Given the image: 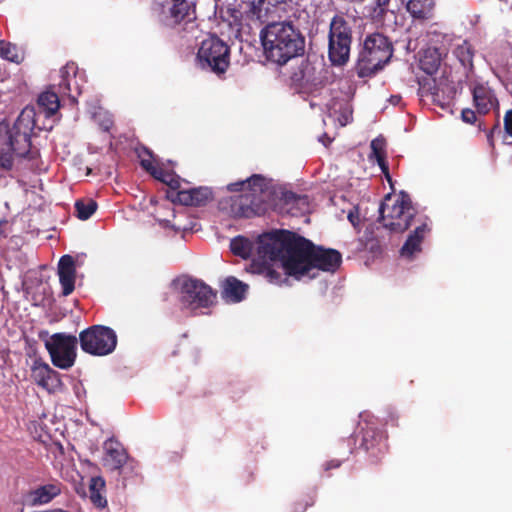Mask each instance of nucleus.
Wrapping results in <instances>:
<instances>
[{
    "instance_id": "7ed1b4c3",
    "label": "nucleus",
    "mask_w": 512,
    "mask_h": 512,
    "mask_svg": "<svg viewBox=\"0 0 512 512\" xmlns=\"http://www.w3.org/2000/svg\"><path fill=\"white\" fill-rule=\"evenodd\" d=\"M260 39L266 59L277 65H284L305 51V36L291 20L266 22Z\"/></svg>"
},
{
    "instance_id": "9b49d317",
    "label": "nucleus",
    "mask_w": 512,
    "mask_h": 512,
    "mask_svg": "<svg viewBox=\"0 0 512 512\" xmlns=\"http://www.w3.org/2000/svg\"><path fill=\"white\" fill-rule=\"evenodd\" d=\"M215 300L216 292L203 281L193 278L182 281L179 301L185 308L191 311L209 308L215 303Z\"/></svg>"
},
{
    "instance_id": "6ab92c4d",
    "label": "nucleus",
    "mask_w": 512,
    "mask_h": 512,
    "mask_svg": "<svg viewBox=\"0 0 512 512\" xmlns=\"http://www.w3.org/2000/svg\"><path fill=\"white\" fill-rule=\"evenodd\" d=\"M61 493L59 482L48 483L26 493L24 499L29 506L47 504Z\"/></svg>"
},
{
    "instance_id": "a19ab883",
    "label": "nucleus",
    "mask_w": 512,
    "mask_h": 512,
    "mask_svg": "<svg viewBox=\"0 0 512 512\" xmlns=\"http://www.w3.org/2000/svg\"><path fill=\"white\" fill-rule=\"evenodd\" d=\"M495 132H498V133L501 132L500 123L498 120L494 124V126L491 128V130L487 133V141L489 143V146L492 148L494 147V133Z\"/></svg>"
},
{
    "instance_id": "412c9836",
    "label": "nucleus",
    "mask_w": 512,
    "mask_h": 512,
    "mask_svg": "<svg viewBox=\"0 0 512 512\" xmlns=\"http://www.w3.org/2000/svg\"><path fill=\"white\" fill-rule=\"evenodd\" d=\"M258 257L261 260H253L250 265V271L255 274L263 275L264 278L271 284L281 285L283 282H286L288 280L287 276H290L285 272L284 274H281L279 271L272 268V266L267 263L266 261L269 260V258H263L259 255L257 252ZM270 261H272L270 259ZM284 271L286 269L283 267Z\"/></svg>"
},
{
    "instance_id": "49530a36",
    "label": "nucleus",
    "mask_w": 512,
    "mask_h": 512,
    "mask_svg": "<svg viewBox=\"0 0 512 512\" xmlns=\"http://www.w3.org/2000/svg\"><path fill=\"white\" fill-rule=\"evenodd\" d=\"M325 138H327V141H324L323 139H320V141L325 145L328 146L331 143V139L327 137V135H324Z\"/></svg>"
},
{
    "instance_id": "c03bdc74",
    "label": "nucleus",
    "mask_w": 512,
    "mask_h": 512,
    "mask_svg": "<svg viewBox=\"0 0 512 512\" xmlns=\"http://www.w3.org/2000/svg\"><path fill=\"white\" fill-rule=\"evenodd\" d=\"M7 227L8 221L0 220V238H6L8 236Z\"/></svg>"
},
{
    "instance_id": "de8ad7c7",
    "label": "nucleus",
    "mask_w": 512,
    "mask_h": 512,
    "mask_svg": "<svg viewBox=\"0 0 512 512\" xmlns=\"http://www.w3.org/2000/svg\"><path fill=\"white\" fill-rule=\"evenodd\" d=\"M478 126H479V129H482V122H479Z\"/></svg>"
},
{
    "instance_id": "c85d7f7f",
    "label": "nucleus",
    "mask_w": 512,
    "mask_h": 512,
    "mask_svg": "<svg viewBox=\"0 0 512 512\" xmlns=\"http://www.w3.org/2000/svg\"><path fill=\"white\" fill-rule=\"evenodd\" d=\"M98 204L91 198L78 199L75 204V215L80 220L89 219L97 210Z\"/></svg>"
},
{
    "instance_id": "79ce46f5",
    "label": "nucleus",
    "mask_w": 512,
    "mask_h": 512,
    "mask_svg": "<svg viewBox=\"0 0 512 512\" xmlns=\"http://www.w3.org/2000/svg\"><path fill=\"white\" fill-rule=\"evenodd\" d=\"M341 466V461L338 460V459H332L328 462L325 463V470H330V469H336V468H339Z\"/></svg>"
},
{
    "instance_id": "b1692460",
    "label": "nucleus",
    "mask_w": 512,
    "mask_h": 512,
    "mask_svg": "<svg viewBox=\"0 0 512 512\" xmlns=\"http://www.w3.org/2000/svg\"><path fill=\"white\" fill-rule=\"evenodd\" d=\"M104 449L107 457L106 461L111 469H120L126 463L127 454L119 442L109 439L104 443Z\"/></svg>"
},
{
    "instance_id": "423d86ee",
    "label": "nucleus",
    "mask_w": 512,
    "mask_h": 512,
    "mask_svg": "<svg viewBox=\"0 0 512 512\" xmlns=\"http://www.w3.org/2000/svg\"><path fill=\"white\" fill-rule=\"evenodd\" d=\"M379 213L383 227L394 233H403L412 225L417 210L412 205L410 197L401 193L392 205L386 202L381 203Z\"/></svg>"
},
{
    "instance_id": "f257e3e1",
    "label": "nucleus",
    "mask_w": 512,
    "mask_h": 512,
    "mask_svg": "<svg viewBox=\"0 0 512 512\" xmlns=\"http://www.w3.org/2000/svg\"><path fill=\"white\" fill-rule=\"evenodd\" d=\"M258 253L263 258L280 260L287 274L296 279L313 269L334 273L342 263L338 250L315 245L311 240L289 230L276 229L258 237Z\"/></svg>"
},
{
    "instance_id": "7c9ffc66",
    "label": "nucleus",
    "mask_w": 512,
    "mask_h": 512,
    "mask_svg": "<svg viewBox=\"0 0 512 512\" xmlns=\"http://www.w3.org/2000/svg\"><path fill=\"white\" fill-rule=\"evenodd\" d=\"M98 487H104V481L101 478H92L89 485L90 499L95 506L103 508L107 505V501L100 494Z\"/></svg>"
},
{
    "instance_id": "9d476101",
    "label": "nucleus",
    "mask_w": 512,
    "mask_h": 512,
    "mask_svg": "<svg viewBox=\"0 0 512 512\" xmlns=\"http://www.w3.org/2000/svg\"><path fill=\"white\" fill-rule=\"evenodd\" d=\"M78 339L74 335L55 333L45 342V347L50 355L51 362L60 369L71 368L77 357Z\"/></svg>"
},
{
    "instance_id": "cd10ccee",
    "label": "nucleus",
    "mask_w": 512,
    "mask_h": 512,
    "mask_svg": "<svg viewBox=\"0 0 512 512\" xmlns=\"http://www.w3.org/2000/svg\"><path fill=\"white\" fill-rule=\"evenodd\" d=\"M230 249L234 255L248 259L252 254L253 245L249 239L237 236L231 240Z\"/></svg>"
},
{
    "instance_id": "39448f33",
    "label": "nucleus",
    "mask_w": 512,
    "mask_h": 512,
    "mask_svg": "<svg viewBox=\"0 0 512 512\" xmlns=\"http://www.w3.org/2000/svg\"><path fill=\"white\" fill-rule=\"evenodd\" d=\"M393 51L392 42L384 34L375 32L367 35L355 65L357 76L360 78L374 76L390 61Z\"/></svg>"
},
{
    "instance_id": "c9c22d12",
    "label": "nucleus",
    "mask_w": 512,
    "mask_h": 512,
    "mask_svg": "<svg viewBox=\"0 0 512 512\" xmlns=\"http://www.w3.org/2000/svg\"><path fill=\"white\" fill-rule=\"evenodd\" d=\"M314 503V496L306 495L303 499L298 500L294 503L292 512H305L307 508L313 506Z\"/></svg>"
},
{
    "instance_id": "72a5a7b5",
    "label": "nucleus",
    "mask_w": 512,
    "mask_h": 512,
    "mask_svg": "<svg viewBox=\"0 0 512 512\" xmlns=\"http://www.w3.org/2000/svg\"><path fill=\"white\" fill-rule=\"evenodd\" d=\"M335 113L338 114L337 120L341 126H346L353 120V110L349 103H341L339 108L335 110Z\"/></svg>"
},
{
    "instance_id": "a18cd8bd",
    "label": "nucleus",
    "mask_w": 512,
    "mask_h": 512,
    "mask_svg": "<svg viewBox=\"0 0 512 512\" xmlns=\"http://www.w3.org/2000/svg\"><path fill=\"white\" fill-rule=\"evenodd\" d=\"M391 0H374L375 6L388 8Z\"/></svg>"
},
{
    "instance_id": "ddd939ff",
    "label": "nucleus",
    "mask_w": 512,
    "mask_h": 512,
    "mask_svg": "<svg viewBox=\"0 0 512 512\" xmlns=\"http://www.w3.org/2000/svg\"><path fill=\"white\" fill-rule=\"evenodd\" d=\"M31 377L38 386L48 392L57 391L62 386L60 374L41 359L34 360L31 368Z\"/></svg>"
},
{
    "instance_id": "e433bc0d",
    "label": "nucleus",
    "mask_w": 512,
    "mask_h": 512,
    "mask_svg": "<svg viewBox=\"0 0 512 512\" xmlns=\"http://www.w3.org/2000/svg\"><path fill=\"white\" fill-rule=\"evenodd\" d=\"M162 173L165 175V177H161L160 179H157L158 181H161L165 184H167L171 189L176 190L179 188L180 184L177 179L174 178V175L165 171L162 168Z\"/></svg>"
},
{
    "instance_id": "bb28decb",
    "label": "nucleus",
    "mask_w": 512,
    "mask_h": 512,
    "mask_svg": "<svg viewBox=\"0 0 512 512\" xmlns=\"http://www.w3.org/2000/svg\"><path fill=\"white\" fill-rule=\"evenodd\" d=\"M440 64H441L440 53L435 48L427 49L424 52V54L422 55V57L420 58L421 69L429 75L436 73L438 68L440 67Z\"/></svg>"
},
{
    "instance_id": "0eeeda50",
    "label": "nucleus",
    "mask_w": 512,
    "mask_h": 512,
    "mask_svg": "<svg viewBox=\"0 0 512 512\" xmlns=\"http://www.w3.org/2000/svg\"><path fill=\"white\" fill-rule=\"evenodd\" d=\"M352 44V28L343 16L335 15L329 26L328 58L333 65L348 62Z\"/></svg>"
},
{
    "instance_id": "f03ea898",
    "label": "nucleus",
    "mask_w": 512,
    "mask_h": 512,
    "mask_svg": "<svg viewBox=\"0 0 512 512\" xmlns=\"http://www.w3.org/2000/svg\"><path fill=\"white\" fill-rule=\"evenodd\" d=\"M38 112L34 106H26L14 124L10 127L0 123V167L4 170H11L13 167V156L27 159H35L38 151L31 148V133L34 128L42 130L38 125L41 115L51 117L59 107V96L54 91H44L37 100Z\"/></svg>"
},
{
    "instance_id": "aec40b11",
    "label": "nucleus",
    "mask_w": 512,
    "mask_h": 512,
    "mask_svg": "<svg viewBox=\"0 0 512 512\" xmlns=\"http://www.w3.org/2000/svg\"><path fill=\"white\" fill-rule=\"evenodd\" d=\"M361 447L371 456L378 458L388 449L387 439L382 432L367 428L363 431Z\"/></svg>"
},
{
    "instance_id": "6e6552de",
    "label": "nucleus",
    "mask_w": 512,
    "mask_h": 512,
    "mask_svg": "<svg viewBox=\"0 0 512 512\" xmlns=\"http://www.w3.org/2000/svg\"><path fill=\"white\" fill-rule=\"evenodd\" d=\"M197 60L203 69L217 75L223 74L230 64V48L219 37L211 35L201 42Z\"/></svg>"
},
{
    "instance_id": "5701e85b",
    "label": "nucleus",
    "mask_w": 512,
    "mask_h": 512,
    "mask_svg": "<svg viewBox=\"0 0 512 512\" xmlns=\"http://www.w3.org/2000/svg\"><path fill=\"white\" fill-rule=\"evenodd\" d=\"M221 288L222 298L229 302L238 303L245 298L248 285L234 276H228L222 282Z\"/></svg>"
},
{
    "instance_id": "2eb2a0df",
    "label": "nucleus",
    "mask_w": 512,
    "mask_h": 512,
    "mask_svg": "<svg viewBox=\"0 0 512 512\" xmlns=\"http://www.w3.org/2000/svg\"><path fill=\"white\" fill-rule=\"evenodd\" d=\"M162 20L168 26H175L186 19H190L194 12L192 5L187 0H163Z\"/></svg>"
},
{
    "instance_id": "dca6fc26",
    "label": "nucleus",
    "mask_w": 512,
    "mask_h": 512,
    "mask_svg": "<svg viewBox=\"0 0 512 512\" xmlns=\"http://www.w3.org/2000/svg\"><path fill=\"white\" fill-rule=\"evenodd\" d=\"M405 9L415 24L423 25L436 18L435 0H407Z\"/></svg>"
},
{
    "instance_id": "37998d69",
    "label": "nucleus",
    "mask_w": 512,
    "mask_h": 512,
    "mask_svg": "<svg viewBox=\"0 0 512 512\" xmlns=\"http://www.w3.org/2000/svg\"><path fill=\"white\" fill-rule=\"evenodd\" d=\"M348 220L350 221V223L356 227L359 222H360V219H359V215L357 212H353V211H350L348 213Z\"/></svg>"
},
{
    "instance_id": "c756f323",
    "label": "nucleus",
    "mask_w": 512,
    "mask_h": 512,
    "mask_svg": "<svg viewBox=\"0 0 512 512\" xmlns=\"http://www.w3.org/2000/svg\"><path fill=\"white\" fill-rule=\"evenodd\" d=\"M0 58L19 64L23 61V55L17 45L0 40Z\"/></svg>"
},
{
    "instance_id": "09e8293b",
    "label": "nucleus",
    "mask_w": 512,
    "mask_h": 512,
    "mask_svg": "<svg viewBox=\"0 0 512 512\" xmlns=\"http://www.w3.org/2000/svg\"><path fill=\"white\" fill-rule=\"evenodd\" d=\"M370 250H371L372 252H374V251H375L373 246H371V247H370Z\"/></svg>"
},
{
    "instance_id": "ea45409f",
    "label": "nucleus",
    "mask_w": 512,
    "mask_h": 512,
    "mask_svg": "<svg viewBox=\"0 0 512 512\" xmlns=\"http://www.w3.org/2000/svg\"><path fill=\"white\" fill-rule=\"evenodd\" d=\"M377 164L379 165L382 173L385 175V178L387 179V181L392 184V179H391V175L389 173V167H388V163L386 161V158H381V156L379 157V159L376 160Z\"/></svg>"
},
{
    "instance_id": "393cba45",
    "label": "nucleus",
    "mask_w": 512,
    "mask_h": 512,
    "mask_svg": "<svg viewBox=\"0 0 512 512\" xmlns=\"http://www.w3.org/2000/svg\"><path fill=\"white\" fill-rule=\"evenodd\" d=\"M452 52L463 67H473L475 50L469 41L456 38L452 44Z\"/></svg>"
},
{
    "instance_id": "f3484780",
    "label": "nucleus",
    "mask_w": 512,
    "mask_h": 512,
    "mask_svg": "<svg viewBox=\"0 0 512 512\" xmlns=\"http://www.w3.org/2000/svg\"><path fill=\"white\" fill-rule=\"evenodd\" d=\"M212 200L213 192L208 187L178 190L176 196L173 198L174 202L185 206H204Z\"/></svg>"
},
{
    "instance_id": "f704fd0d",
    "label": "nucleus",
    "mask_w": 512,
    "mask_h": 512,
    "mask_svg": "<svg viewBox=\"0 0 512 512\" xmlns=\"http://www.w3.org/2000/svg\"><path fill=\"white\" fill-rule=\"evenodd\" d=\"M388 13L394 14V12L390 11L389 8L374 5L370 8L369 16L373 23L383 26L384 19Z\"/></svg>"
},
{
    "instance_id": "58836bf2",
    "label": "nucleus",
    "mask_w": 512,
    "mask_h": 512,
    "mask_svg": "<svg viewBox=\"0 0 512 512\" xmlns=\"http://www.w3.org/2000/svg\"><path fill=\"white\" fill-rule=\"evenodd\" d=\"M504 130L506 135L512 138V109L504 115Z\"/></svg>"
},
{
    "instance_id": "4468645a",
    "label": "nucleus",
    "mask_w": 512,
    "mask_h": 512,
    "mask_svg": "<svg viewBox=\"0 0 512 512\" xmlns=\"http://www.w3.org/2000/svg\"><path fill=\"white\" fill-rule=\"evenodd\" d=\"M473 103L479 115H486L499 109V102L494 90L487 84L475 82L470 86Z\"/></svg>"
},
{
    "instance_id": "a211bd4d",
    "label": "nucleus",
    "mask_w": 512,
    "mask_h": 512,
    "mask_svg": "<svg viewBox=\"0 0 512 512\" xmlns=\"http://www.w3.org/2000/svg\"><path fill=\"white\" fill-rule=\"evenodd\" d=\"M59 282L64 296L70 295L75 288V261L70 255H63L58 263Z\"/></svg>"
},
{
    "instance_id": "2f4dec72",
    "label": "nucleus",
    "mask_w": 512,
    "mask_h": 512,
    "mask_svg": "<svg viewBox=\"0 0 512 512\" xmlns=\"http://www.w3.org/2000/svg\"><path fill=\"white\" fill-rule=\"evenodd\" d=\"M284 201L287 205H297L299 210L304 212L309 209V197L307 195H298L294 192H286Z\"/></svg>"
},
{
    "instance_id": "4be33fe9",
    "label": "nucleus",
    "mask_w": 512,
    "mask_h": 512,
    "mask_svg": "<svg viewBox=\"0 0 512 512\" xmlns=\"http://www.w3.org/2000/svg\"><path fill=\"white\" fill-rule=\"evenodd\" d=\"M430 231V228L426 223H422L417 226L413 232H411L400 249L401 256L412 259L416 253H420L422 248L421 244L425 236Z\"/></svg>"
},
{
    "instance_id": "a878e982",
    "label": "nucleus",
    "mask_w": 512,
    "mask_h": 512,
    "mask_svg": "<svg viewBox=\"0 0 512 512\" xmlns=\"http://www.w3.org/2000/svg\"><path fill=\"white\" fill-rule=\"evenodd\" d=\"M135 152L140 160V166L153 178L160 179L161 177H165L162 173V168L154 164V155L149 148L140 146L135 149Z\"/></svg>"
},
{
    "instance_id": "473e14b6",
    "label": "nucleus",
    "mask_w": 512,
    "mask_h": 512,
    "mask_svg": "<svg viewBox=\"0 0 512 512\" xmlns=\"http://www.w3.org/2000/svg\"><path fill=\"white\" fill-rule=\"evenodd\" d=\"M371 155L370 159L375 158L376 160L381 158H386V140L382 136H379L371 141Z\"/></svg>"
},
{
    "instance_id": "1a4fd4ad",
    "label": "nucleus",
    "mask_w": 512,
    "mask_h": 512,
    "mask_svg": "<svg viewBox=\"0 0 512 512\" xmlns=\"http://www.w3.org/2000/svg\"><path fill=\"white\" fill-rule=\"evenodd\" d=\"M79 343L87 354L106 356L116 349L117 335L110 327L92 325L79 333Z\"/></svg>"
},
{
    "instance_id": "20e7f679",
    "label": "nucleus",
    "mask_w": 512,
    "mask_h": 512,
    "mask_svg": "<svg viewBox=\"0 0 512 512\" xmlns=\"http://www.w3.org/2000/svg\"><path fill=\"white\" fill-rule=\"evenodd\" d=\"M227 189L230 192H241L231 205L235 217L251 218L267 212L272 192L262 175L254 174L246 180L230 183Z\"/></svg>"
},
{
    "instance_id": "4c0bfd02",
    "label": "nucleus",
    "mask_w": 512,
    "mask_h": 512,
    "mask_svg": "<svg viewBox=\"0 0 512 512\" xmlns=\"http://www.w3.org/2000/svg\"><path fill=\"white\" fill-rule=\"evenodd\" d=\"M461 119L467 124H474L477 121L476 112L470 108H465L461 112Z\"/></svg>"
},
{
    "instance_id": "f8f14e48",
    "label": "nucleus",
    "mask_w": 512,
    "mask_h": 512,
    "mask_svg": "<svg viewBox=\"0 0 512 512\" xmlns=\"http://www.w3.org/2000/svg\"><path fill=\"white\" fill-rule=\"evenodd\" d=\"M84 82V74L79 72L78 65L69 61L60 69L58 92L76 100V97L82 93Z\"/></svg>"
}]
</instances>
